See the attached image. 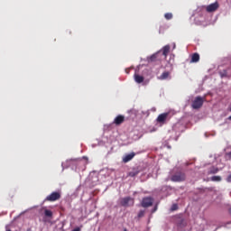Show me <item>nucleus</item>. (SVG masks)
<instances>
[{
	"label": "nucleus",
	"mask_w": 231,
	"mask_h": 231,
	"mask_svg": "<svg viewBox=\"0 0 231 231\" xmlns=\"http://www.w3.org/2000/svg\"><path fill=\"white\" fill-rule=\"evenodd\" d=\"M203 104H205V98L199 96L192 101L191 107L192 109H201Z\"/></svg>",
	"instance_id": "1"
},
{
	"label": "nucleus",
	"mask_w": 231,
	"mask_h": 231,
	"mask_svg": "<svg viewBox=\"0 0 231 231\" xmlns=\"http://www.w3.org/2000/svg\"><path fill=\"white\" fill-rule=\"evenodd\" d=\"M60 198H61L60 192L53 191L51 194L46 197L45 201H51V202L59 201Z\"/></svg>",
	"instance_id": "2"
},
{
	"label": "nucleus",
	"mask_w": 231,
	"mask_h": 231,
	"mask_svg": "<svg viewBox=\"0 0 231 231\" xmlns=\"http://www.w3.org/2000/svg\"><path fill=\"white\" fill-rule=\"evenodd\" d=\"M122 207H133L134 205V199L131 197L123 198L120 201Z\"/></svg>",
	"instance_id": "3"
},
{
	"label": "nucleus",
	"mask_w": 231,
	"mask_h": 231,
	"mask_svg": "<svg viewBox=\"0 0 231 231\" xmlns=\"http://www.w3.org/2000/svg\"><path fill=\"white\" fill-rule=\"evenodd\" d=\"M186 178L187 177L185 176V173L180 171V172H177L174 175H172L171 178V181H178V182L185 181Z\"/></svg>",
	"instance_id": "4"
},
{
	"label": "nucleus",
	"mask_w": 231,
	"mask_h": 231,
	"mask_svg": "<svg viewBox=\"0 0 231 231\" xmlns=\"http://www.w3.org/2000/svg\"><path fill=\"white\" fill-rule=\"evenodd\" d=\"M152 198L146 197L143 199L141 205L143 207V208H148V207H152Z\"/></svg>",
	"instance_id": "5"
},
{
	"label": "nucleus",
	"mask_w": 231,
	"mask_h": 231,
	"mask_svg": "<svg viewBox=\"0 0 231 231\" xmlns=\"http://www.w3.org/2000/svg\"><path fill=\"white\" fill-rule=\"evenodd\" d=\"M219 8V3L215 2L208 6H206V11L208 14H212V12H216Z\"/></svg>",
	"instance_id": "6"
},
{
	"label": "nucleus",
	"mask_w": 231,
	"mask_h": 231,
	"mask_svg": "<svg viewBox=\"0 0 231 231\" xmlns=\"http://www.w3.org/2000/svg\"><path fill=\"white\" fill-rule=\"evenodd\" d=\"M167 118H169V113H162L158 116L157 122L158 124H162V125L166 124Z\"/></svg>",
	"instance_id": "7"
},
{
	"label": "nucleus",
	"mask_w": 231,
	"mask_h": 231,
	"mask_svg": "<svg viewBox=\"0 0 231 231\" xmlns=\"http://www.w3.org/2000/svg\"><path fill=\"white\" fill-rule=\"evenodd\" d=\"M124 122H125V116H124L123 115H119L114 119L113 124L115 125H122Z\"/></svg>",
	"instance_id": "8"
},
{
	"label": "nucleus",
	"mask_w": 231,
	"mask_h": 231,
	"mask_svg": "<svg viewBox=\"0 0 231 231\" xmlns=\"http://www.w3.org/2000/svg\"><path fill=\"white\" fill-rule=\"evenodd\" d=\"M134 156H136V153H134V152H131V153L125 155L123 157V162L128 163V162H131V160H133V158H134Z\"/></svg>",
	"instance_id": "9"
},
{
	"label": "nucleus",
	"mask_w": 231,
	"mask_h": 231,
	"mask_svg": "<svg viewBox=\"0 0 231 231\" xmlns=\"http://www.w3.org/2000/svg\"><path fill=\"white\" fill-rule=\"evenodd\" d=\"M169 51H171V45H166L162 48V55L164 59H167V55H169Z\"/></svg>",
	"instance_id": "10"
},
{
	"label": "nucleus",
	"mask_w": 231,
	"mask_h": 231,
	"mask_svg": "<svg viewBox=\"0 0 231 231\" xmlns=\"http://www.w3.org/2000/svg\"><path fill=\"white\" fill-rule=\"evenodd\" d=\"M219 172V168L216 166H212L208 169V174H217Z\"/></svg>",
	"instance_id": "11"
},
{
	"label": "nucleus",
	"mask_w": 231,
	"mask_h": 231,
	"mask_svg": "<svg viewBox=\"0 0 231 231\" xmlns=\"http://www.w3.org/2000/svg\"><path fill=\"white\" fill-rule=\"evenodd\" d=\"M190 62H199V55L198 54V52H195L191 55Z\"/></svg>",
	"instance_id": "12"
},
{
	"label": "nucleus",
	"mask_w": 231,
	"mask_h": 231,
	"mask_svg": "<svg viewBox=\"0 0 231 231\" xmlns=\"http://www.w3.org/2000/svg\"><path fill=\"white\" fill-rule=\"evenodd\" d=\"M171 73L169 71H165L163 72L160 77H159V79L160 80H165L167 79H169Z\"/></svg>",
	"instance_id": "13"
},
{
	"label": "nucleus",
	"mask_w": 231,
	"mask_h": 231,
	"mask_svg": "<svg viewBox=\"0 0 231 231\" xmlns=\"http://www.w3.org/2000/svg\"><path fill=\"white\" fill-rule=\"evenodd\" d=\"M134 80H135V82H137V84H142V82H143L144 79H143V76L135 74L134 75Z\"/></svg>",
	"instance_id": "14"
},
{
	"label": "nucleus",
	"mask_w": 231,
	"mask_h": 231,
	"mask_svg": "<svg viewBox=\"0 0 231 231\" xmlns=\"http://www.w3.org/2000/svg\"><path fill=\"white\" fill-rule=\"evenodd\" d=\"M158 57H160V52H157L155 54H152L150 59L149 61L150 62H156V60H158Z\"/></svg>",
	"instance_id": "15"
},
{
	"label": "nucleus",
	"mask_w": 231,
	"mask_h": 231,
	"mask_svg": "<svg viewBox=\"0 0 231 231\" xmlns=\"http://www.w3.org/2000/svg\"><path fill=\"white\" fill-rule=\"evenodd\" d=\"M219 75L221 79H225V77H228V72L226 71V69L219 70Z\"/></svg>",
	"instance_id": "16"
},
{
	"label": "nucleus",
	"mask_w": 231,
	"mask_h": 231,
	"mask_svg": "<svg viewBox=\"0 0 231 231\" xmlns=\"http://www.w3.org/2000/svg\"><path fill=\"white\" fill-rule=\"evenodd\" d=\"M44 215L46 216V217H53V212H51V210L49 209L44 210Z\"/></svg>",
	"instance_id": "17"
},
{
	"label": "nucleus",
	"mask_w": 231,
	"mask_h": 231,
	"mask_svg": "<svg viewBox=\"0 0 231 231\" xmlns=\"http://www.w3.org/2000/svg\"><path fill=\"white\" fill-rule=\"evenodd\" d=\"M164 17L167 21H171V19H172V13H166Z\"/></svg>",
	"instance_id": "18"
},
{
	"label": "nucleus",
	"mask_w": 231,
	"mask_h": 231,
	"mask_svg": "<svg viewBox=\"0 0 231 231\" xmlns=\"http://www.w3.org/2000/svg\"><path fill=\"white\" fill-rule=\"evenodd\" d=\"M212 181H221L222 178L221 176H213L210 179Z\"/></svg>",
	"instance_id": "19"
},
{
	"label": "nucleus",
	"mask_w": 231,
	"mask_h": 231,
	"mask_svg": "<svg viewBox=\"0 0 231 231\" xmlns=\"http://www.w3.org/2000/svg\"><path fill=\"white\" fill-rule=\"evenodd\" d=\"M143 216H145V210H140L137 217L139 219H141V217H143Z\"/></svg>",
	"instance_id": "20"
},
{
	"label": "nucleus",
	"mask_w": 231,
	"mask_h": 231,
	"mask_svg": "<svg viewBox=\"0 0 231 231\" xmlns=\"http://www.w3.org/2000/svg\"><path fill=\"white\" fill-rule=\"evenodd\" d=\"M138 171H130L128 173V176H130L131 178H134V176H137Z\"/></svg>",
	"instance_id": "21"
},
{
	"label": "nucleus",
	"mask_w": 231,
	"mask_h": 231,
	"mask_svg": "<svg viewBox=\"0 0 231 231\" xmlns=\"http://www.w3.org/2000/svg\"><path fill=\"white\" fill-rule=\"evenodd\" d=\"M171 212H174V210H178V204H173L171 208Z\"/></svg>",
	"instance_id": "22"
},
{
	"label": "nucleus",
	"mask_w": 231,
	"mask_h": 231,
	"mask_svg": "<svg viewBox=\"0 0 231 231\" xmlns=\"http://www.w3.org/2000/svg\"><path fill=\"white\" fill-rule=\"evenodd\" d=\"M226 181H227V183H231V174L229 176H227Z\"/></svg>",
	"instance_id": "23"
},
{
	"label": "nucleus",
	"mask_w": 231,
	"mask_h": 231,
	"mask_svg": "<svg viewBox=\"0 0 231 231\" xmlns=\"http://www.w3.org/2000/svg\"><path fill=\"white\" fill-rule=\"evenodd\" d=\"M228 120H231V116L228 117Z\"/></svg>",
	"instance_id": "24"
},
{
	"label": "nucleus",
	"mask_w": 231,
	"mask_h": 231,
	"mask_svg": "<svg viewBox=\"0 0 231 231\" xmlns=\"http://www.w3.org/2000/svg\"><path fill=\"white\" fill-rule=\"evenodd\" d=\"M124 231H127L126 229H125Z\"/></svg>",
	"instance_id": "25"
}]
</instances>
